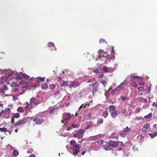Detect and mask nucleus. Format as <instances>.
I'll return each mask as SVG.
<instances>
[{
	"label": "nucleus",
	"mask_w": 157,
	"mask_h": 157,
	"mask_svg": "<svg viewBox=\"0 0 157 157\" xmlns=\"http://www.w3.org/2000/svg\"><path fill=\"white\" fill-rule=\"evenodd\" d=\"M59 94V92H58V91H57V92H56L55 94V95H58Z\"/></svg>",
	"instance_id": "obj_64"
},
{
	"label": "nucleus",
	"mask_w": 157,
	"mask_h": 157,
	"mask_svg": "<svg viewBox=\"0 0 157 157\" xmlns=\"http://www.w3.org/2000/svg\"><path fill=\"white\" fill-rule=\"evenodd\" d=\"M14 118H13V117H12L11 118V122L14 125V124H13L14 121Z\"/></svg>",
	"instance_id": "obj_48"
},
{
	"label": "nucleus",
	"mask_w": 157,
	"mask_h": 157,
	"mask_svg": "<svg viewBox=\"0 0 157 157\" xmlns=\"http://www.w3.org/2000/svg\"><path fill=\"white\" fill-rule=\"evenodd\" d=\"M54 109H51L49 112V113L50 114H51L52 113H53V111L54 110Z\"/></svg>",
	"instance_id": "obj_45"
},
{
	"label": "nucleus",
	"mask_w": 157,
	"mask_h": 157,
	"mask_svg": "<svg viewBox=\"0 0 157 157\" xmlns=\"http://www.w3.org/2000/svg\"><path fill=\"white\" fill-rule=\"evenodd\" d=\"M39 86V83L37 82V84H34L33 85V86L34 87H36Z\"/></svg>",
	"instance_id": "obj_47"
},
{
	"label": "nucleus",
	"mask_w": 157,
	"mask_h": 157,
	"mask_svg": "<svg viewBox=\"0 0 157 157\" xmlns=\"http://www.w3.org/2000/svg\"><path fill=\"white\" fill-rule=\"evenodd\" d=\"M111 53H115V52L114 51L113 48V47L112 51H111Z\"/></svg>",
	"instance_id": "obj_60"
},
{
	"label": "nucleus",
	"mask_w": 157,
	"mask_h": 157,
	"mask_svg": "<svg viewBox=\"0 0 157 157\" xmlns=\"http://www.w3.org/2000/svg\"><path fill=\"white\" fill-rule=\"evenodd\" d=\"M45 78V77H38L36 78V81L38 83H40V82L44 81Z\"/></svg>",
	"instance_id": "obj_13"
},
{
	"label": "nucleus",
	"mask_w": 157,
	"mask_h": 157,
	"mask_svg": "<svg viewBox=\"0 0 157 157\" xmlns=\"http://www.w3.org/2000/svg\"><path fill=\"white\" fill-rule=\"evenodd\" d=\"M148 135L151 137V138H153L155 137L154 135L153 134L149 133L148 134Z\"/></svg>",
	"instance_id": "obj_51"
},
{
	"label": "nucleus",
	"mask_w": 157,
	"mask_h": 157,
	"mask_svg": "<svg viewBox=\"0 0 157 157\" xmlns=\"http://www.w3.org/2000/svg\"><path fill=\"white\" fill-rule=\"evenodd\" d=\"M103 53L105 55H107V56H109L108 55H107V52H104Z\"/></svg>",
	"instance_id": "obj_63"
},
{
	"label": "nucleus",
	"mask_w": 157,
	"mask_h": 157,
	"mask_svg": "<svg viewBox=\"0 0 157 157\" xmlns=\"http://www.w3.org/2000/svg\"><path fill=\"white\" fill-rule=\"evenodd\" d=\"M119 136L118 135H117L116 133H113L110 136V137L111 138H113L115 137L116 139L118 138V137H119Z\"/></svg>",
	"instance_id": "obj_17"
},
{
	"label": "nucleus",
	"mask_w": 157,
	"mask_h": 157,
	"mask_svg": "<svg viewBox=\"0 0 157 157\" xmlns=\"http://www.w3.org/2000/svg\"><path fill=\"white\" fill-rule=\"evenodd\" d=\"M147 90L148 92L149 93L150 90V87H147Z\"/></svg>",
	"instance_id": "obj_55"
},
{
	"label": "nucleus",
	"mask_w": 157,
	"mask_h": 157,
	"mask_svg": "<svg viewBox=\"0 0 157 157\" xmlns=\"http://www.w3.org/2000/svg\"><path fill=\"white\" fill-rule=\"evenodd\" d=\"M98 144L100 146H102L103 144V141L101 140H98L97 141Z\"/></svg>",
	"instance_id": "obj_30"
},
{
	"label": "nucleus",
	"mask_w": 157,
	"mask_h": 157,
	"mask_svg": "<svg viewBox=\"0 0 157 157\" xmlns=\"http://www.w3.org/2000/svg\"><path fill=\"white\" fill-rule=\"evenodd\" d=\"M13 118H18L20 117V115L19 113H14L13 114Z\"/></svg>",
	"instance_id": "obj_21"
},
{
	"label": "nucleus",
	"mask_w": 157,
	"mask_h": 157,
	"mask_svg": "<svg viewBox=\"0 0 157 157\" xmlns=\"http://www.w3.org/2000/svg\"><path fill=\"white\" fill-rule=\"evenodd\" d=\"M104 75H103V74H101V75H100L99 76H98V77L100 78H102L103 76Z\"/></svg>",
	"instance_id": "obj_56"
},
{
	"label": "nucleus",
	"mask_w": 157,
	"mask_h": 157,
	"mask_svg": "<svg viewBox=\"0 0 157 157\" xmlns=\"http://www.w3.org/2000/svg\"><path fill=\"white\" fill-rule=\"evenodd\" d=\"M29 157H36L34 154L30 155H29Z\"/></svg>",
	"instance_id": "obj_59"
},
{
	"label": "nucleus",
	"mask_w": 157,
	"mask_h": 157,
	"mask_svg": "<svg viewBox=\"0 0 157 157\" xmlns=\"http://www.w3.org/2000/svg\"><path fill=\"white\" fill-rule=\"evenodd\" d=\"M68 82L65 81H63V82L61 84V86L62 87H65L67 85Z\"/></svg>",
	"instance_id": "obj_20"
},
{
	"label": "nucleus",
	"mask_w": 157,
	"mask_h": 157,
	"mask_svg": "<svg viewBox=\"0 0 157 157\" xmlns=\"http://www.w3.org/2000/svg\"><path fill=\"white\" fill-rule=\"evenodd\" d=\"M13 155L15 157L17 156L19 154L18 151L16 150H13Z\"/></svg>",
	"instance_id": "obj_25"
},
{
	"label": "nucleus",
	"mask_w": 157,
	"mask_h": 157,
	"mask_svg": "<svg viewBox=\"0 0 157 157\" xmlns=\"http://www.w3.org/2000/svg\"><path fill=\"white\" fill-rule=\"evenodd\" d=\"M111 59V58L110 59L109 58H108L106 59L105 60V62H109L110 60Z\"/></svg>",
	"instance_id": "obj_54"
},
{
	"label": "nucleus",
	"mask_w": 157,
	"mask_h": 157,
	"mask_svg": "<svg viewBox=\"0 0 157 157\" xmlns=\"http://www.w3.org/2000/svg\"><path fill=\"white\" fill-rule=\"evenodd\" d=\"M110 145L113 147H117L118 145V142L117 141H109V142Z\"/></svg>",
	"instance_id": "obj_10"
},
{
	"label": "nucleus",
	"mask_w": 157,
	"mask_h": 157,
	"mask_svg": "<svg viewBox=\"0 0 157 157\" xmlns=\"http://www.w3.org/2000/svg\"><path fill=\"white\" fill-rule=\"evenodd\" d=\"M139 85L140 86H143L144 85V83L143 82H139Z\"/></svg>",
	"instance_id": "obj_46"
},
{
	"label": "nucleus",
	"mask_w": 157,
	"mask_h": 157,
	"mask_svg": "<svg viewBox=\"0 0 157 157\" xmlns=\"http://www.w3.org/2000/svg\"><path fill=\"white\" fill-rule=\"evenodd\" d=\"M131 77L132 78H137L138 77H139V76H135L134 75H132L131 76Z\"/></svg>",
	"instance_id": "obj_57"
},
{
	"label": "nucleus",
	"mask_w": 157,
	"mask_h": 157,
	"mask_svg": "<svg viewBox=\"0 0 157 157\" xmlns=\"http://www.w3.org/2000/svg\"><path fill=\"white\" fill-rule=\"evenodd\" d=\"M27 121V120L26 119H24L19 121H18L16 124H14V125L21 126L25 124Z\"/></svg>",
	"instance_id": "obj_7"
},
{
	"label": "nucleus",
	"mask_w": 157,
	"mask_h": 157,
	"mask_svg": "<svg viewBox=\"0 0 157 157\" xmlns=\"http://www.w3.org/2000/svg\"><path fill=\"white\" fill-rule=\"evenodd\" d=\"M150 125V124L149 123H146L144 125V128L143 129V130L145 132H148L149 129Z\"/></svg>",
	"instance_id": "obj_11"
},
{
	"label": "nucleus",
	"mask_w": 157,
	"mask_h": 157,
	"mask_svg": "<svg viewBox=\"0 0 157 157\" xmlns=\"http://www.w3.org/2000/svg\"><path fill=\"white\" fill-rule=\"evenodd\" d=\"M77 125L76 124H72L71 125V126L72 128H75L77 127Z\"/></svg>",
	"instance_id": "obj_44"
},
{
	"label": "nucleus",
	"mask_w": 157,
	"mask_h": 157,
	"mask_svg": "<svg viewBox=\"0 0 157 157\" xmlns=\"http://www.w3.org/2000/svg\"><path fill=\"white\" fill-rule=\"evenodd\" d=\"M56 87V86L55 84H51L50 85V89L53 90L55 89Z\"/></svg>",
	"instance_id": "obj_29"
},
{
	"label": "nucleus",
	"mask_w": 157,
	"mask_h": 157,
	"mask_svg": "<svg viewBox=\"0 0 157 157\" xmlns=\"http://www.w3.org/2000/svg\"><path fill=\"white\" fill-rule=\"evenodd\" d=\"M128 97H127L126 96H122L121 97V100L123 101H125L126 99H128Z\"/></svg>",
	"instance_id": "obj_33"
},
{
	"label": "nucleus",
	"mask_w": 157,
	"mask_h": 157,
	"mask_svg": "<svg viewBox=\"0 0 157 157\" xmlns=\"http://www.w3.org/2000/svg\"><path fill=\"white\" fill-rule=\"evenodd\" d=\"M86 152V151H82V155H84Z\"/></svg>",
	"instance_id": "obj_62"
},
{
	"label": "nucleus",
	"mask_w": 157,
	"mask_h": 157,
	"mask_svg": "<svg viewBox=\"0 0 157 157\" xmlns=\"http://www.w3.org/2000/svg\"><path fill=\"white\" fill-rule=\"evenodd\" d=\"M103 119L102 118L101 119L99 120L98 121L97 123L98 124H100L102 122H103Z\"/></svg>",
	"instance_id": "obj_41"
},
{
	"label": "nucleus",
	"mask_w": 157,
	"mask_h": 157,
	"mask_svg": "<svg viewBox=\"0 0 157 157\" xmlns=\"http://www.w3.org/2000/svg\"><path fill=\"white\" fill-rule=\"evenodd\" d=\"M11 109L10 108H6L4 110V114L5 115H9Z\"/></svg>",
	"instance_id": "obj_14"
},
{
	"label": "nucleus",
	"mask_w": 157,
	"mask_h": 157,
	"mask_svg": "<svg viewBox=\"0 0 157 157\" xmlns=\"http://www.w3.org/2000/svg\"><path fill=\"white\" fill-rule=\"evenodd\" d=\"M138 90L139 91H141L144 90V88L143 86H140L138 88Z\"/></svg>",
	"instance_id": "obj_36"
},
{
	"label": "nucleus",
	"mask_w": 157,
	"mask_h": 157,
	"mask_svg": "<svg viewBox=\"0 0 157 157\" xmlns=\"http://www.w3.org/2000/svg\"><path fill=\"white\" fill-rule=\"evenodd\" d=\"M108 114V112L107 111H105L103 113V116L104 118H105L107 117Z\"/></svg>",
	"instance_id": "obj_27"
},
{
	"label": "nucleus",
	"mask_w": 157,
	"mask_h": 157,
	"mask_svg": "<svg viewBox=\"0 0 157 157\" xmlns=\"http://www.w3.org/2000/svg\"><path fill=\"white\" fill-rule=\"evenodd\" d=\"M126 80H124L123 82H121V83L116 88L115 90H116L117 91H120L123 89L125 87V85L126 83Z\"/></svg>",
	"instance_id": "obj_6"
},
{
	"label": "nucleus",
	"mask_w": 157,
	"mask_h": 157,
	"mask_svg": "<svg viewBox=\"0 0 157 157\" xmlns=\"http://www.w3.org/2000/svg\"><path fill=\"white\" fill-rule=\"evenodd\" d=\"M101 83L104 86H105L107 84V82L104 80H102L101 82Z\"/></svg>",
	"instance_id": "obj_37"
},
{
	"label": "nucleus",
	"mask_w": 157,
	"mask_h": 157,
	"mask_svg": "<svg viewBox=\"0 0 157 157\" xmlns=\"http://www.w3.org/2000/svg\"><path fill=\"white\" fill-rule=\"evenodd\" d=\"M93 125L92 122L90 123L88 125H87L85 128V129H87L91 127Z\"/></svg>",
	"instance_id": "obj_24"
},
{
	"label": "nucleus",
	"mask_w": 157,
	"mask_h": 157,
	"mask_svg": "<svg viewBox=\"0 0 157 157\" xmlns=\"http://www.w3.org/2000/svg\"><path fill=\"white\" fill-rule=\"evenodd\" d=\"M74 116L73 114H71L70 113L65 112L63 113L62 116L63 120L61 121V123L65 124L67 122V121H70L71 118L74 117Z\"/></svg>",
	"instance_id": "obj_2"
},
{
	"label": "nucleus",
	"mask_w": 157,
	"mask_h": 157,
	"mask_svg": "<svg viewBox=\"0 0 157 157\" xmlns=\"http://www.w3.org/2000/svg\"><path fill=\"white\" fill-rule=\"evenodd\" d=\"M109 110L110 111V110L113 111L115 109V107L114 105H110L109 107Z\"/></svg>",
	"instance_id": "obj_28"
},
{
	"label": "nucleus",
	"mask_w": 157,
	"mask_h": 157,
	"mask_svg": "<svg viewBox=\"0 0 157 157\" xmlns=\"http://www.w3.org/2000/svg\"><path fill=\"white\" fill-rule=\"evenodd\" d=\"M48 84L46 83H44L41 86L42 89L43 90H46L48 88Z\"/></svg>",
	"instance_id": "obj_16"
},
{
	"label": "nucleus",
	"mask_w": 157,
	"mask_h": 157,
	"mask_svg": "<svg viewBox=\"0 0 157 157\" xmlns=\"http://www.w3.org/2000/svg\"><path fill=\"white\" fill-rule=\"evenodd\" d=\"M119 113V112L117 111H115L111 113V116L113 118H115Z\"/></svg>",
	"instance_id": "obj_15"
},
{
	"label": "nucleus",
	"mask_w": 157,
	"mask_h": 157,
	"mask_svg": "<svg viewBox=\"0 0 157 157\" xmlns=\"http://www.w3.org/2000/svg\"><path fill=\"white\" fill-rule=\"evenodd\" d=\"M29 108H30V107H29V105H26L25 107V109L28 111L29 110Z\"/></svg>",
	"instance_id": "obj_42"
},
{
	"label": "nucleus",
	"mask_w": 157,
	"mask_h": 157,
	"mask_svg": "<svg viewBox=\"0 0 157 157\" xmlns=\"http://www.w3.org/2000/svg\"><path fill=\"white\" fill-rule=\"evenodd\" d=\"M93 72L95 73H97L98 72V70L96 69H94L93 70Z\"/></svg>",
	"instance_id": "obj_50"
},
{
	"label": "nucleus",
	"mask_w": 157,
	"mask_h": 157,
	"mask_svg": "<svg viewBox=\"0 0 157 157\" xmlns=\"http://www.w3.org/2000/svg\"><path fill=\"white\" fill-rule=\"evenodd\" d=\"M17 111L18 112L22 113L23 112L24 109L22 107H20L17 109Z\"/></svg>",
	"instance_id": "obj_31"
},
{
	"label": "nucleus",
	"mask_w": 157,
	"mask_h": 157,
	"mask_svg": "<svg viewBox=\"0 0 157 157\" xmlns=\"http://www.w3.org/2000/svg\"><path fill=\"white\" fill-rule=\"evenodd\" d=\"M132 86L134 87H137L138 86V84H137V83L135 82L132 83Z\"/></svg>",
	"instance_id": "obj_39"
},
{
	"label": "nucleus",
	"mask_w": 157,
	"mask_h": 157,
	"mask_svg": "<svg viewBox=\"0 0 157 157\" xmlns=\"http://www.w3.org/2000/svg\"><path fill=\"white\" fill-rule=\"evenodd\" d=\"M0 131L2 132H4V133L6 135H10L11 134V132L8 131L6 128L3 127L2 128H0Z\"/></svg>",
	"instance_id": "obj_9"
},
{
	"label": "nucleus",
	"mask_w": 157,
	"mask_h": 157,
	"mask_svg": "<svg viewBox=\"0 0 157 157\" xmlns=\"http://www.w3.org/2000/svg\"><path fill=\"white\" fill-rule=\"evenodd\" d=\"M120 135L121 136V137H124L126 136V135L125 134L122 132H121Z\"/></svg>",
	"instance_id": "obj_43"
},
{
	"label": "nucleus",
	"mask_w": 157,
	"mask_h": 157,
	"mask_svg": "<svg viewBox=\"0 0 157 157\" xmlns=\"http://www.w3.org/2000/svg\"><path fill=\"white\" fill-rule=\"evenodd\" d=\"M54 45V44L52 42H50L48 43V47H50L51 46H53Z\"/></svg>",
	"instance_id": "obj_38"
},
{
	"label": "nucleus",
	"mask_w": 157,
	"mask_h": 157,
	"mask_svg": "<svg viewBox=\"0 0 157 157\" xmlns=\"http://www.w3.org/2000/svg\"><path fill=\"white\" fill-rule=\"evenodd\" d=\"M4 113V112L3 110H2L0 112V117H1L2 115Z\"/></svg>",
	"instance_id": "obj_49"
},
{
	"label": "nucleus",
	"mask_w": 157,
	"mask_h": 157,
	"mask_svg": "<svg viewBox=\"0 0 157 157\" xmlns=\"http://www.w3.org/2000/svg\"><path fill=\"white\" fill-rule=\"evenodd\" d=\"M152 113H149L148 115L147 116H145L144 117L146 118L147 119H148L150 118V117H151L152 116Z\"/></svg>",
	"instance_id": "obj_32"
},
{
	"label": "nucleus",
	"mask_w": 157,
	"mask_h": 157,
	"mask_svg": "<svg viewBox=\"0 0 157 157\" xmlns=\"http://www.w3.org/2000/svg\"><path fill=\"white\" fill-rule=\"evenodd\" d=\"M99 84L97 82H94L92 85V93L94 95L98 91V88Z\"/></svg>",
	"instance_id": "obj_5"
},
{
	"label": "nucleus",
	"mask_w": 157,
	"mask_h": 157,
	"mask_svg": "<svg viewBox=\"0 0 157 157\" xmlns=\"http://www.w3.org/2000/svg\"><path fill=\"white\" fill-rule=\"evenodd\" d=\"M109 69H111L110 67H105L103 68L102 70L105 72H110Z\"/></svg>",
	"instance_id": "obj_18"
},
{
	"label": "nucleus",
	"mask_w": 157,
	"mask_h": 157,
	"mask_svg": "<svg viewBox=\"0 0 157 157\" xmlns=\"http://www.w3.org/2000/svg\"><path fill=\"white\" fill-rule=\"evenodd\" d=\"M36 124L40 125L43 124L44 122V119L42 117L39 115H36L34 118H31Z\"/></svg>",
	"instance_id": "obj_1"
},
{
	"label": "nucleus",
	"mask_w": 157,
	"mask_h": 157,
	"mask_svg": "<svg viewBox=\"0 0 157 157\" xmlns=\"http://www.w3.org/2000/svg\"><path fill=\"white\" fill-rule=\"evenodd\" d=\"M153 134L155 136H157V132H155Z\"/></svg>",
	"instance_id": "obj_61"
},
{
	"label": "nucleus",
	"mask_w": 157,
	"mask_h": 157,
	"mask_svg": "<svg viewBox=\"0 0 157 157\" xmlns=\"http://www.w3.org/2000/svg\"><path fill=\"white\" fill-rule=\"evenodd\" d=\"M14 78L17 79H21V77L19 74H15V76L14 77Z\"/></svg>",
	"instance_id": "obj_26"
},
{
	"label": "nucleus",
	"mask_w": 157,
	"mask_h": 157,
	"mask_svg": "<svg viewBox=\"0 0 157 157\" xmlns=\"http://www.w3.org/2000/svg\"><path fill=\"white\" fill-rule=\"evenodd\" d=\"M41 102V98L39 96H37L35 98H32L30 99V103L38 105Z\"/></svg>",
	"instance_id": "obj_3"
},
{
	"label": "nucleus",
	"mask_w": 157,
	"mask_h": 157,
	"mask_svg": "<svg viewBox=\"0 0 157 157\" xmlns=\"http://www.w3.org/2000/svg\"><path fill=\"white\" fill-rule=\"evenodd\" d=\"M130 130V128H128V126H126V127L124 128L123 132L125 133H126L127 132H129Z\"/></svg>",
	"instance_id": "obj_23"
},
{
	"label": "nucleus",
	"mask_w": 157,
	"mask_h": 157,
	"mask_svg": "<svg viewBox=\"0 0 157 157\" xmlns=\"http://www.w3.org/2000/svg\"><path fill=\"white\" fill-rule=\"evenodd\" d=\"M104 148L106 151H108L111 149V147L108 145H104Z\"/></svg>",
	"instance_id": "obj_22"
},
{
	"label": "nucleus",
	"mask_w": 157,
	"mask_h": 157,
	"mask_svg": "<svg viewBox=\"0 0 157 157\" xmlns=\"http://www.w3.org/2000/svg\"><path fill=\"white\" fill-rule=\"evenodd\" d=\"M99 41V43L101 44L103 43H106V42L105 41V40L103 38H101V39H100Z\"/></svg>",
	"instance_id": "obj_34"
},
{
	"label": "nucleus",
	"mask_w": 157,
	"mask_h": 157,
	"mask_svg": "<svg viewBox=\"0 0 157 157\" xmlns=\"http://www.w3.org/2000/svg\"><path fill=\"white\" fill-rule=\"evenodd\" d=\"M103 52H104L103 51L100 49H99V52L100 54H101L102 53H103Z\"/></svg>",
	"instance_id": "obj_53"
},
{
	"label": "nucleus",
	"mask_w": 157,
	"mask_h": 157,
	"mask_svg": "<svg viewBox=\"0 0 157 157\" xmlns=\"http://www.w3.org/2000/svg\"><path fill=\"white\" fill-rule=\"evenodd\" d=\"M95 80V78H91L90 79H88L87 81V82L88 83L89 82H92L93 81H94Z\"/></svg>",
	"instance_id": "obj_35"
},
{
	"label": "nucleus",
	"mask_w": 157,
	"mask_h": 157,
	"mask_svg": "<svg viewBox=\"0 0 157 157\" xmlns=\"http://www.w3.org/2000/svg\"><path fill=\"white\" fill-rule=\"evenodd\" d=\"M76 143V142L75 140H71L70 141V145H73L74 144H75Z\"/></svg>",
	"instance_id": "obj_40"
},
{
	"label": "nucleus",
	"mask_w": 157,
	"mask_h": 157,
	"mask_svg": "<svg viewBox=\"0 0 157 157\" xmlns=\"http://www.w3.org/2000/svg\"><path fill=\"white\" fill-rule=\"evenodd\" d=\"M22 75L24 79L28 80L29 78V76L25 73H23Z\"/></svg>",
	"instance_id": "obj_19"
},
{
	"label": "nucleus",
	"mask_w": 157,
	"mask_h": 157,
	"mask_svg": "<svg viewBox=\"0 0 157 157\" xmlns=\"http://www.w3.org/2000/svg\"><path fill=\"white\" fill-rule=\"evenodd\" d=\"M70 85L71 87H75L79 86L80 85V83L77 81L72 82L70 83Z\"/></svg>",
	"instance_id": "obj_12"
},
{
	"label": "nucleus",
	"mask_w": 157,
	"mask_h": 157,
	"mask_svg": "<svg viewBox=\"0 0 157 157\" xmlns=\"http://www.w3.org/2000/svg\"><path fill=\"white\" fill-rule=\"evenodd\" d=\"M79 148L80 147L78 145L75 144L73 147L74 152L73 153V154L74 155H77L79 151Z\"/></svg>",
	"instance_id": "obj_8"
},
{
	"label": "nucleus",
	"mask_w": 157,
	"mask_h": 157,
	"mask_svg": "<svg viewBox=\"0 0 157 157\" xmlns=\"http://www.w3.org/2000/svg\"><path fill=\"white\" fill-rule=\"evenodd\" d=\"M126 110L125 109H123L121 110L122 113L124 114L126 111Z\"/></svg>",
	"instance_id": "obj_52"
},
{
	"label": "nucleus",
	"mask_w": 157,
	"mask_h": 157,
	"mask_svg": "<svg viewBox=\"0 0 157 157\" xmlns=\"http://www.w3.org/2000/svg\"><path fill=\"white\" fill-rule=\"evenodd\" d=\"M84 132V129L80 130L77 131L76 133L73 134V137L75 138H78L79 139H81L82 138V133Z\"/></svg>",
	"instance_id": "obj_4"
},
{
	"label": "nucleus",
	"mask_w": 157,
	"mask_h": 157,
	"mask_svg": "<svg viewBox=\"0 0 157 157\" xmlns=\"http://www.w3.org/2000/svg\"><path fill=\"white\" fill-rule=\"evenodd\" d=\"M72 128V127H71V126H68V128H67V129L68 130H71Z\"/></svg>",
	"instance_id": "obj_58"
}]
</instances>
